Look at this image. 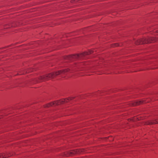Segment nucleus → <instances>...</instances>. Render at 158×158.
<instances>
[{
	"label": "nucleus",
	"mask_w": 158,
	"mask_h": 158,
	"mask_svg": "<svg viewBox=\"0 0 158 158\" xmlns=\"http://www.w3.org/2000/svg\"><path fill=\"white\" fill-rule=\"evenodd\" d=\"M69 69L62 70L60 71H58L55 73H51L47 74L45 76H42L40 77L39 78V80L37 82H40L42 81L47 80L50 79L54 78L56 76L60 74H64L65 73L69 71Z\"/></svg>",
	"instance_id": "f257e3e1"
},
{
	"label": "nucleus",
	"mask_w": 158,
	"mask_h": 158,
	"mask_svg": "<svg viewBox=\"0 0 158 158\" xmlns=\"http://www.w3.org/2000/svg\"><path fill=\"white\" fill-rule=\"evenodd\" d=\"M93 52V51L91 50L89 51V52H85L80 54H77L76 55L69 56L67 57V59L70 60L74 59H80L83 56L86 55H89L92 53Z\"/></svg>",
	"instance_id": "f03ea898"
},
{
	"label": "nucleus",
	"mask_w": 158,
	"mask_h": 158,
	"mask_svg": "<svg viewBox=\"0 0 158 158\" xmlns=\"http://www.w3.org/2000/svg\"><path fill=\"white\" fill-rule=\"evenodd\" d=\"M74 97H71L68 98V99H63L60 101H56L54 102H52L46 105V107H49L53 105H59L60 104H62L64 102H68L69 101L71 100L74 98Z\"/></svg>",
	"instance_id": "7ed1b4c3"
},
{
	"label": "nucleus",
	"mask_w": 158,
	"mask_h": 158,
	"mask_svg": "<svg viewBox=\"0 0 158 158\" xmlns=\"http://www.w3.org/2000/svg\"><path fill=\"white\" fill-rule=\"evenodd\" d=\"M156 38H150V40H149L145 39H143L140 40V42H139V44H140L148 43L149 42H151L152 41L154 42V41H156Z\"/></svg>",
	"instance_id": "20e7f679"
},
{
	"label": "nucleus",
	"mask_w": 158,
	"mask_h": 158,
	"mask_svg": "<svg viewBox=\"0 0 158 158\" xmlns=\"http://www.w3.org/2000/svg\"><path fill=\"white\" fill-rule=\"evenodd\" d=\"M147 102H144V101L143 100H140L137 101L135 102V103L133 104V106H135V105H139L142 103H143L144 102L146 103Z\"/></svg>",
	"instance_id": "39448f33"
},
{
	"label": "nucleus",
	"mask_w": 158,
	"mask_h": 158,
	"mask_svg": "<svg viewBox=\"0 0 158 158\" xmlns=\"http://www.w3.org/2000/svg\"><path fill=\"white\" fill-rule=\"evenodd\" d=\"M156 123H158V120H155L148 121L147 124L150 125Z\"/></svg>",
	"instance_id": "423d86ee"
},
{
	"label": "nucleus",
	"mask_w": 158,
	"mask_h": 158,
	"mask_svg": "<svg viewBox=\"0 0 158 158\" xmlns=\"http://www.w3.org/2000/svg\"><path fill=\"white\" fill-rule=\"evenodd\" d=\"M9 156L5 154L4 153H0V158H5Z\"/></svg>",
	"instance_id": "0eeeda50"
},
{
	"label": "nucleus",
	"mask_w": 158,
	"mask_h": 158,
	"mask_svg": "<svg viewBox=\"0 0 158 158\" xmlns=\"http://www.w3.org/2000/svg\"><path fill=\"white\" fill-rule=\"evenodd\" d=\"M80 153V151L78 150V151L77 150L76 151H73L72 152H71V153L73 154H75L77 153Z\"/></svg>",
	"instance_id": "6e6552de"
},
{
	"label": "nucleus",
	"mask_w": 158,
	"mask_h": 158,
	"mask_svg": "<svg viewBox=\"0 0 158 158\" xmlns=\"http://www.w3.org/2000/svg\"><path fill=\"white\" fill-rule=\"evenodd\" d=\"M113 45H114L113 46V47H117V46H119V45L117 43Z\"/></svg>",
	"instance_id": "1a4fd4ad"
},
{
	"label": "nucleus",
	"mask_w": 158,
	"mask_h": 158,
	"mask_svg": "<svg viewBox=\"0 0 158 158\" xmlns=\"http://www.w3.org/2000/svg\"><path fill=\"white\" fill-rule=\"evenodd\" d=\"M156 31V32H158V30Z\"/></svg>",
	"instance_id": "9d476101"
}]
</instances>
